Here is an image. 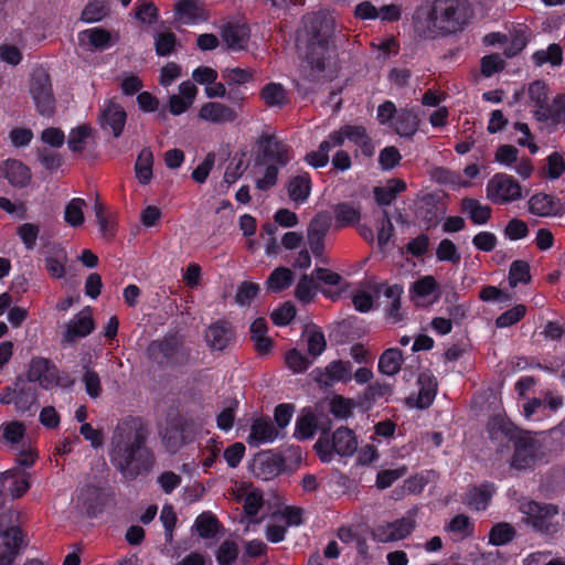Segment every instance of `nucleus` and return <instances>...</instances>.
<instances>
[{
    "instance_id": "nucleus-4",
    "label": "nucleus",
    "mask_w": 565,
    "mask_h": 565,
    "mask_svg": "<svg viewBox=\"0 0 565 565\" xmlns=\"http://www.w3.org/2000/svg\"><path fill=\"white\" fill-rule=\"evenodd\" d=\"M191 348L179 331L169 330L162 338L149 342L147 358L159 369H181L192 364Z\"/></svg>"
},
{
    "instance_id": "nucleus-5",
    "label": "nucleus",
    "mask_w": 565,
    "mask_h": 565,
    "mask_svg": "<svg viewBox=\"0 0 565 565\" xmlns=\"http://www.w3.org/2000/svg\"><path fill=\"white\" fill-rule=\"evenodd\" d=\"M310 34L307 62L311 70L321 73L326 70L327 62L335 55L333 31L326 21L315 19L310 25Z\"/></svg>"
},
{
    "instance_id": "nucleus-54",
    "label": "nucleus",
    "mask_w": 565,
    "mask_h": 565,
    "mask_svg": "<svg viewBox=\"0 0 565 565\" xmlns=\"http://www.w3.org/2000/svg\"><path fill=\"white\" fill-rule=\"evenodd\" d=\"M436 258L438 262L459 264L461 260V255L452 241L444 238L439 242L436 249Z\"/></svg>"
},
{
    "instance_id": "nucleus-6",
    "label": "nucleus",
    "mask_w": 565,
    "mask_h": 565,
    "mask_svg": "<svg viewBox=\"0 0 565 565\" xmlns=\"http://www.w3.org/2000/svg\"><path fill=\"white\" fill-rule=\"evenodd\" d=\"M522 512L526 514L533 531L544 537L553 539L562 531L559 508L556 504L532 500L523 505Z\"/></svg>"
},
{
    "instance_id": "nucleus-35",
    "label": "nucleus",
    "mask_w": 565,
    "mask_h": 565,
    "mask_svg": "<svg viewBox=\"0 0 565 565\" xmlns=\"http://www.w3.org/2000/svg\"><path fill=\"white\" fill-rule=\"evenodd\" d=\"M406 182L402 179H391L385 186L374 188V199L379 205L387 206L396 196L406 190Z\"/></svg>"
},
{
    "instance_id": "nucleus-61",
    "label": "nucleus",
    "mask_w": 565,
    "mask_h": 565,
    "mask_svg": "<svg viewBox=\"0 0 565 565\" xmlns=\"http://www.w3.org/2000/svg\"><path fill=\"white\" fill-rule=\"evenodd\" d=\"M285 363L295 373H302L307 371L311 364L299 350L291 349L285 355Z\"/></svg>"
},
{
    "instance_id": "nucleus-46",
    "label": "nucleus",
    "mask_w": 565,
    "mask_h": 565,
    "mask_svg": "<svg viewBox=\"0 0 565 565\" xmlns=\"http://www.w3.org/2000/svg\"><path fill=\"white\" fill-rule=\"evenodd\" d=\"M306 333L308 353L313 358L321 355L327 348V341L322 330L313 324L306 329Z\"/></svg>"
},
{
    "instance_id": "nucleus-17",
    "label": "nucleus",
    "mask_w": 565,
    "mask_h": 565,
    "mask_svg": "<svg viewBox=\"0 0 565 565\" xmlns=\"http://www.w3.org/2000/svg\"><path fill=\"white\" fill-rule=\"evenodd\" d=\"M174 14L179 22L186 25L199 24L210 19V12L196 0H179Z\"/></svg>"
},
{
    "instance_id": "nucleus-24",
    "label": "nucleus",
    "mask_w": 565,
    "mask_h": 565,
    "mask_svg": "<svg viewBox=\"0 0 565 565\" xmlns=\"http://www.w3.org/2000/svg\"><path fill=\"white\" fill-rule=\"evenodd\" d=\"M529 210L537 216H555L561 215L563 210L558 200L546 193H536L529 201Z\"/></svg>"
},
{
    "instance_id": "nucleus-8",
    "label": "nucleus",
    "mask_w": 565,
    "mask_h": 565,
    "mask_svg": "<svg viewBox=\"0 0 565 565\" xmlns=\"http://www.w3.org/2000/svg\"><path fill=\"white\" fill-rule=\"evenodd\" d=\"M30 94L41 116L52 117L54 115L56 100L47 73L43 71L33 73L30 82Z\"/></svg>"
},
{
    "instance_id": "nucleus-51",
    "label": "nucleus",
    "mask_w": 565,
    "mask_h": 565,
    "mask_svg": "<svg viewBox=\"0 0 565 565\" xmlns=\"http://www.w3.org/2000/svg\"><path fill=\"white\" fill-rule=\"evenodd\" d=\"M343 136L360 148L371 147V139L362 125H343Z\"/></svg>"
},
{
    "instance_id": "nucleus-27",
    "label": "nucleus",
    "mask_w": 565,
    "mask_h": 565,
    "mask_svg": "<svg viewBox=\"0 0 565 565\" xmlns=\"http://www.w3.org/2000/svg\"><path fill=\"white\" fill-rule=\"evenodd\" d=\"M522 196L520 183L513 177L497 173V204L516 201Z\"/></svg>"
},
{
    "instance_id": "nucleus-30",
    "label": "nucleus",
    "mask_w": 565,
    "mask_h": 565,
    "mask_svg": "<svg viewBox=\"0 0 565 565\" xmlns=\"http://www.w3.org/2000/svg\"><path fill=\"white\" fill-rule=\"evenodd\" d=\"M403 362V351L398 348H390L380 355L377 370L384 375L393 376L401 371Z\"/></svg>"
},
{
    "instance_id": "nucleus-42",
    "label": "nucleus",
    "mask_w": 565,
    "mask_h": 565,
    "mask_svg": "<svg viewBox=\"0 0 565 565\" xmlns=\"http://www.w3.org/2000/svg\"><path fill=\"white\" fill-rule=\"evenodd\" d=\"M84 36H87L88 43L98 51H104L113 45L110 32L103 28H92L78 33L81 41Z\"/></svg>"
},
{
    "instance_id": "nucleus-59",
    "label": "nucleus",
    "mask_w": 565,
    "mask_h": 565,
    "mask_svg": "<svg viewBox=\"0 0 565 565\" xmlns=\"http://www.w3.org/2000/svg\"><path fill=\"white\" fill-rule=\"evenodd\" d=\"M316 288L313 277L309 275H302L296 286L295 296L303 303H309L315 297L313 289Z\"/></svg>"
},
{
    "instance_id": "nucleus-18",
    "label": "nucleus",
    "mask_w": 565,
    "mask_h": 565,
    "mask_svg": "<svg viewBox=\"0 0 565 565\" xmlns=\"http://www.w3.org/2000/svg\"><path fill=\"white\" fill-rule=\"evenodd\" d=\"M30 168L17 159H7L0 162V177L19 189L26 188L31 181Z\"/></svg>"
},
{
    "instance_id": "nucleus-55",
    "label": "nucleus",
    "mask_w": 565,
    "mask_h": 565,
    "mask_svg": "<svg viewBox=\"0 0 565 565\" xmlns=\"http://www.w3.org/2000/svg\"><path fill=\"white\" fill-rule=\"evenodd\" d=\"M25 435V426L23 423L14 420L2 426L1 439L10 445H18Z\"/></svg>"
},
{
    "instance_id": "nucleus-48",
    "label": "nucleus",
    "mask_w": 565,
    "mask_h": 565,
    "mask_svg": "<svg viewBox=\"0 0 565 565\" xmlns=\"http://www.w3.org/2000/svg\"><path fill=\"white\" fill-rule=\"evenodd\" d=\"M527 312V307L523 303L514 305L501 315L497 316V329L509 328L520 322Z\"/></svg>"
},
{
    "instance_id": "nucleus-9",
    "label": "nucleus",
    "mask_w": 565,
    "mask_h": 565,
    "mask_svg": "<svg viewBox=\"0 0 565 565\" xmlns=\"http://www.w3.org/2000/svg\"><path fill=\"white\" fill-rule=\"evenodd\" d=\"M0 565H13L28 545L23 530L18 525L9 526L0 534Z\"/></svg>"
},
{
    "instance_id": "nucleus-40",
    "label": "nucleus",
    "mask_w": 565,
    "mask_h": 565,
    "mask_svg": "<svg viewBox=\"0 0 565 565\" xmlns=\"http://www.w3.org/2000/svg\"><path fill=\"white\" fill-rule=\"evenodd\" d=\"M153 154L150 148H143L136 160L135 171L138 181L147 185L152 179Z\"/></svg>"
},
{
    "instance_id": "nucleus-1",
    "label": "nucleus",
    "mask_w": 565,
    "mask_h": 565,
    "mask_svg": "<svg viewBox=\"0 0 565 565\" xmlns=\"http://www.w3.org/2000/svg\"><path fill=\"white\" fill-rule=\"evenodd\" d=\"M148 428L139 416L120 419L113 433L109 458L111 465L126 479L147 475L154 465V455L147 447Z\"/></svg>"
},
{
    "instance_id": "nucleus-38",
    "label": "nucleus",
    "mask_w": 565,
    "mask_h": 565,
    "mask_svg": "<svg viewBox=\"0 0 565 565\" xmlns=\"http://www.w3.org/2000/svg\"><path fill=\"white\" fill-rule=\"evenodd\" d=\"M337 227H347L356 224L361 218V210L351 202L338 203L333 209Z\"/></svg>"
},
{
    "instance_id": "nucleus-58",
    "label": "nucleus",
    "mask_w": 565,
    "mask_h": 565,
    "mask_svg": "<svg viewBox=\"0 0 565 565\" xmlns=\"http://www.w3.org/2000/svg\"><path fill=\"white\" fill-rule=\"evenodd\" d=\"M296 312L295 305L290 301H286L271 312L270 318L275 326L285 327L292 321L296 317Z\"/></svg>"
},
{
    "instance_id": "nucleus-37",
    "label": "nucleus",
    "mask_w": 565,
    "mask_h": 565,
    "mask_svg": "<svg viewBox=\"0 0 565 565\" xmlns=\"http://www.w3.org/2000/svg\"><path fill=\"white\" fill-rule=\"evenodd\" d=\"M259 95L267 107H284L289 102L287 90L280 83L266 84Z\"/></svg>"
},
{
    "instance_id": "nucleus-15",
    "label": "nucleus",
    "mask_w": 565,
    "mask_h": 565,
    "mask_svg": "<svg viewBox=\"0 0 565 565\" xmlns=\"http://www.w3.org/2000/svg\"><path fill=\"white\" fill-rule=\"evenodd\" d=\"M286 460L282 455L273 451L259 454L255 459V475L263 480H271L285 471Z\"/></svg>"
},
{
    "instance_id": "nucleus-43",
    "label": "nucleus",
    "mask_w": 565,
    "mask_h": 565,
    "mask_svg": "<svg viewBox=\"0 0 565 565\" xmlns=\"http://www.w3.org/2000/svg\"><path fill=\"white\" fill-rule=\"evenodd\" d=\"M220 522L212 513H201L194 521L196 532L202 539H213L218 530Z\"/></svg>"
},
{
    "instance_id": "nucleus-63",
    "label": "nucleus",
    "mask_w": 565,
    "mask_h": 565,
    "mask_svg": "<svg viewBox=\"0 0 565 565\" xmlns=\"http://www.w3.org/2000/svg\"><path fill=\"white\" fill-rule=\"evenodd\" d=\"M407 472L406 467L396 469H384L377 472L375 484L379 489L384 490L390 488L396 480L405 476Z\"/></svg>"
},
{
    "instance_id": "nucleus-39",
    "label": "nucleus",
    "mask_w": 565,
    "mask_h": 565,
    "mask_svg": "<svg viewBox=\"0 0 565 565\" xmlns=\"http://www.w3.org/2000/svg\"><path fill=\"white\" fill-rule=\"evenodd\" d=\"M531 58L536 67H542L544 64L561 66L563 63V49L559 44L552 43L546 50H536Z\"/></svg>"
},
{
    "instance_id": "nucleus-53",
    "label": "nucleus",
    "mask_w": 565,
    "mask_h": 565,
    "mask_svg": "<svg viewBox=\"0 0 565 565\" xmlns=\"http://www.w3.org/2000/svg\"><path fill=\"white\" fill-rule=\"evenodd\" d=\"M238 545L232 540H225L216 550V561L218 565H232L238 557Z\"/></svg>"
},
{
    "instance_id": "nucleus-12",
    "label": "nucleus",
    "mask_w": 565,
    "mask_h": 565,
    "mask_svg": "<svg viewBox=\"0 0 565 565\" xmlns=\"http://www.w3.org/2000/svg\"><path fill=\"white\" fill-rule=\"evenodd\" d=\"M204 339L212 351L222 352L235 344L236 332L228 321L217 320L209 327Z\"/></svg>"
},
{
    "instance_id": "nucleus-20",
    "label": "nucleus",
    "mask_w": 565,
    "mask_h": 565,
    "mask_svg": "<svg viewBox=\"0 0 565 565\" xmlns=\"http://www.w3.org/2000/svg\"><path fill=\"white\" fill-rule=\"evenodd\" d=\"M277 437L278 430L270 418L260 416L253 420L246 441L250 447H258L275 441Z\"/></svg>"
},
{
    "instance_id": "nucleus-10",
    "label": "nucleus",
    "mask_w": 565,
    "mask_h": 565,
    "mask_svg": "<svg viewBox=\"0 0 565 565\" xmlns=\"http://www.w3.org/2000/svg\"><path fill=\"white\" fill-rule=\"evenodd\" d=\"M416 521L412 511L407 513V516L397 519L393 522L379 525L374 532V539L381 543H388L406 539L415 530Z\"/></svg>"
},
{
    "instance_id": "nucleus-28",
    "label": "nucleus",
    "mask_w": 565,
    "mask_h": 565,
    "mask_svg": "<svg viewBox=\"0 0 565 565\" xmlns=\"http://www.w3.org/2000/svg\"><path fill=\"white\" fill-rule=\"evenodd\" d=\"M15 386V408L19 412H30L36 402V390L29 385L22 375L17 376Z\"/></svg>"
},
{
    "instance_id": "nucleus-47",
    "label": "nucleus",
    "mask_w": 565,
    "mask_h": 565,
    "mask_svg": "<svg viewBox=\"0 0 565 565\" xmlns=\"http://www.w3.org/2000/svg\"><path fill=\"white\" fill-rule=\"evenodd\" d=\"M109 12L105 1H89L81 13V21L85 23H95L102 21Z\"/></svg>"
},
{
    "instance_id": "nucleus-44",
    "label": "nucleus",
    "mask_w": 565,
    "mask_h": 565,
    "mask_svg": "<svg viewBox=\"0 0 565 565\" xmlns=\"http://www.w3.org/2000/svg\"><path fill=\"white\" fill-rule=\"evenodd\" d=\"M294 280L292 271L287 267H278L267 278V288L279 292L291 286Z\"/></svg>"
},
{
    "instance_id": "nucleus-11",
    "label": "nucleus",
    "mask_w": 565,
    "mask_h": 565,
    "mask_svg": "<svg viewBox=\"0 0 565 565\" xmlns=\"http://www.w3.org/2000/svg\"><path fill=\"white\" fill-rule=\"evenodd\" d=\"M257 143L263 161L271 162L270 164L276 163L281 168L290 162V147L278 140L274 135L260 136Z\"/></svg>"
},
{
    "instance_id": "nucleus-45",
    "label": "nucleus",
    "mask_w": 565,
    "mask_h": 565,
    "mask_svg": "<svg viewBox=\"0 0 565 565\" xmlns=\"http://www.w3.org/2000/svg\"><path fill=\"white\" fill-rule=\"evenodd\" d=\"M508 280L511 288H515L519 284H529L531 281L529 263L522 259L513 260L510 265Z\"/></svg>"
},
{
    "instance_id": "nucleus-22",
    "label": "nucleus",
    "mask_w": 565,
    "mask_h": 565,
    "mask_svg": "<svg viewBox=\"0 0 565 565\" xmlns=\"http://www.w3.org/2000/svg\"><path fill=\"white\" fill-rule=\"evenodd\" d=\"M198 116L200 119L212 124L234 122L237 119L235 109L218 102L203 104Z\"/></svg>"
},
{
    "instance_id": "nucleus-14",
    "label": "nucleus",
    "mask_w": 565,
    "mask_h": 565,
    "mask_svg": "<svg viewBox=\"0 0 565 565\" xmlns=\"http://www.w3.org/2000/svg\"><path fill=\"white\" fill-rule=\"evenodd\" d=\"M95 329V322L90 313L89 307L87 311L83 310L77 313L65 327L63 332L62 342L71 344L79 338H86Z\"/></svg>"
},
{
    "instance_id": "nucleus-41",
    "label": "nucleus",
    "mask_w": 565,
    "mask_h": 565,
    "mask_svg": "<svg viewBox=\"0 0 565 565\" xmlns=\"http://www.w3.org/2000/svg\"><path fill=\"white\" fill-rule=\"evenodd\" d=\"M461 211L476 224H484L491 216V209L480 204L476 199L466 198L461 201Z\"/></svg>"
},
{
    "instance_id": "nucleus-21",
    "label": "nucleus",
    "mask_w": 565,
    "mask_h": 565,
    "mask_svg": "<svg viewBox=\"0 0 565 565\" xmlns=\"http://www.w3.org/2000/svg\"><path fill=\"white\" fill-rule=\"evenodd\" d=\"M248 25L238 22H227L221 29V38L231 51L244 50L249 40Z\"/></svg>"
},
{
    "instance_id": "nucleus-36",
    "label": "nucleus",
    "mask_w": 565,
    "mask_h": 565,
    "mask_svg": "<svg viewBox=\"0 0 565 565\" xmlns=\"http://www.w3.org/2000/svg\"><path fill=\"white\" fill-rule=\"evenodd\" d=\"M318 429V419L312 411H303L296 419L294 437L298 440L311 439Z\"/></svg>"
},
{
    "instance_id": "nucleus-62",
    "label": "nucleus",
    "mask_w": 565,
    "mask_h": 565,
    "mask_svg": "<svg viewBox=\"0 0 565 565\" xmlns=\"http://www.w3.org/2000/svg\"><path fill=\"white\" fill-rule=\"evenodd\" d=\"M260 288L259 285L252 281H243L238 287L235 295V301L239 306H248L250 301L257 297Z\"/></svg>"
},
{
    "instance_id": "nucleus-33",
    "label": "nucleus",
    "mask_w": 565,
    "mask_h": 565,
    "mask_svg": "<svg viewBox=\"0 0 565 565\" xmlns=\"http://www.w3.org/2000/svg\"><path fill=\"white\" fill-rule=\"evenodd\" d=\"M353 364L350 361L334 360L331 361L323 372L326 384L337 382L348 383L352 380Z\"/></svg>"
},
{
    "instance_id": "nucleus-25",
    "label": "nucleus",
    "mask_w": 565,
    "mask_h": 565,
    "mask_svg": "<svg viewBox=\"0 0 565 565\" xmlns=\"http://www.w3.org/2000/svg\"><path fill=\"white\" fill-rule=\"evenodd\" d=\"M541 490L546 497H555L565 492V465L553 466L543 476Z\"/></svg>"
},
{
    "instance_id": "nucleus-32",
    "label": "nucleus",
    "mask_w": 565,
    "mask_h": 565,
    "mask_svg": "<svg viewBox=\"0 0 565 565\" xmlns=\"http://www.w3.org/2000/svg\"><path fill=\"white\" fill-rule=\"evenodd\" d=\"M328 226L320 223L318 220H312L308 228V243L313 256L322 263H327L323 258L324 238L327 235Z\"/></svg>"
},
{
    "instance_id": "nucleus-49",
    "label": "nucleus",
    "mask_w": 565,
    "mask_h": 565,
    "mask_svg": "<svg viewBox=\"0 0 565 565\" xmlns=\"http://www.w3.org/2000/svg\"><path fill=\"white\" fill-rule=\"evenodd\" d=\"M85 206V201L81 198L72 199L65 206L64 211V220L65 222L73 226L78 227L84 223V213L83 207Z\"/></svg>"
},
{
    "instance_id": "nucleus-50",
    "label": "nucleus",
    "mask_w": 565,
    "mask_h": 565,
    "mask_svg": "<svg viewBox=\"0 0 565 565\" xmlns=\"http://www.w3.org/2000/svg\"><path fill=\"white\" fill-rule=\"evenodd\" d=\"M445 530L458 534L460 539L470 536L475 531V524L470 518L466 514H457L450 522L445 526Z\"/></svg>"
},
{
    "instance_id": "nucleus-2",
    "label": "nucleus",
    "mask_w": 565,
    "mask_h": 565,
    "mask_svg": "<svg viewBox=\"0 0 565 565\" xmlns=\"http://www.w3.org/2000/svg\"><path fill=\"white\" fill-rule=\"evenodd\" d=\"M473 17L469 0H434L425 17L413 14L415 32L424 38H448L462 32Z\"/></svg>"
},
{
    "instance_id": "nucleus-60",
    "label": "nucleus",
    "mask_w": 565,
    "mask_h": 565,
    "mask_svg": "<svg viewBox=\"0 0 565 565\" xmlns=\"http://www.w3.org/2000/svg\"><path fill=\"white\" fill-rule=\"evenodd\" d=\"M177 45V36L173 32L158 33L154 40L156 53L158 56L170 55Z\"/></svg>"
},
{
    "instance_id": "nucleus-56",
    "label": "nucleus",
    "mask_w": 565,
    "mask_h": 565,
    "mask_svg": "<svg viewBox=\"0 0 565 565\" xmlns=\"http://www.w3.org/2000/svg\"><path fill=\"white\" fill-rule=\"evenodd\" d=\"M50 362L51 360L42 356L32 358L29 364V370L26 373L28 382L41 384V379L45 374V372L50 371Z\"/></svg>"
},
{
    "instance_id": "nucleus-16",
    "label": "nucleus",
    "mask_w": 565,
    "mask_h": 565,
    "mask_svg": "<svg viewBox=\"0 0 565 565\" xmlns=\"http://www.w3.org/2000/svg\"><path fill=\"white\" fill-rule=\"evenodd\" d=\"M127 120V114L124 107L110 100L99 114V124L104 130L110 129L113 136L118 138L121 136Z\"/></svg>"
},
{
    "instance_id": "nucleus-31",
    "label": "nucleus",
    "mask_w": 565,
    "mask_h": 565,
    "mask_svg": "<svg viewBox=\"0 0 565 565\" xmlns=\"http://www.w3.org/2000/svg\"><path fill=\"white\" fill-rule=\"evenodd\" d=\"M50 371L45 372L41 379L40 386L46 391L54 386L60 388H71L75 381L66 371H61L52 361L50 362Z\"/></svg>"
},
{
    "instance_id": "nucleus-64",
    "label": "nucleus",
    "mask_w": 565,
    "mask_h": 565,
    "mask_svg": "<svg viewBox=\"0 0 565 565\" xmlns=\"http://www.w3.org/2000/svg\"><path fill=\"white\" fill-rule=\"evenodd\" d=\"M402 160L398 149L394 146L385 147L380 151L379 164L382 170L390 171L397 167Z\"/></svg>"
},
{
    "instance_id": "nucleus-23",
    "label": "nucleus",
    "mask_w": 565,
    "mask_h": 565,
    "mask_svg": "<svg viewBox=\"0 0 565 565\" xmlns=\"http://www.w3.org/2000/svg\"><path fill=\"white\" fill-rule=\"evenodd\" d=\"M420 119L414 108H401L391 128L401 137L413 138L419 129Z\"/></svg>"
},
{
    "instance_id": "nucleus-19",
    "label": "nucleus",
    "mask_w": 565,
    "mask_h": 565,
    "mask_svg": "<svg viewBox=\"0 0 565 565\" xmlns=\"http://www.w3.org/2000/svg\"><path fill=\"white\" fill-rule=\"evenodd\" d=\"M286 190L290 201L297 205L305 204L312 190V179L308 171L299 170L297 174L291 175L287 183Z\"/></svg>"
},
{
    "instance_id": "nucleus-34",
    "label": "nucleus",
    "mask_w": 565,
    "mask_h": 565,
    "mask_svg": "<svg viewBox=\"0 0 565 565\" xmlns=\"http://www.w3.org/2000/svg\"><path fill=\"white\" fill-rule=\"evenodd\" d=\"M493 486L484 483L479 487H471L466 494V504L476 511L486 510L492 498Z\"/></svg>"
},
{
    "instance_id": "nucleus-52",
    "label": "nucleus",
    "mask_w": 565,
    "mask_h": 565,
    "mask_svg": "<svg viewBox=\"0 0 565 565\" xmlns=\"http://www.w3.org/2000/svg\"><path fill=\"white\" fill-rule=\"evenodd\" d=\"M223 78L227 86L241 87L254 79V72L248 68H227L223 73Z\"/></svg>"
},
{
    "instance_id": "nucleus-26",
    "label": "nucleus",
    "mask_w": 565,
    "mask_h": 565,
    "mask_svg": "<svg viewBox=\"0 0 565 565\" xmlns=\"http://www.w3.org/2000/svg\"><path fill=\"white\" fill-rule=\"evenodd\" d=\"M417 383L419 391L415 406L419 409H426L434 403L436 397L437 380L430 372H422L418 375Z\"/></svg>"
},
{
    "instance_id": "nucleus-57",
    "label": "nucleus",
    "mask_w": 565,
    "mask_h": 565,
    "mask_svg": "<svg viewBox=\"0 0 565 565\" xmlns=\"http://www.w3.org/2000/svg\"><path fill=\"white\" fill-rule=\"evenodd\" d=\"M89 135L90 128L87 125L77 126L72 129L67 141L70 150L72 152H82Z\"/></svg>"
},
{
    "instance_id": "nucleus-13",
    "label": "nucleus",
    "mask_w": 565,
    "mask_h": 565,
    "mask_svg": "<svg viewBox=\"0 0 565 565\" xmlns=\"http://www.w3.org/2000/svg\"><path fill=\"white\" fill-rule=\"evenodd\" d=\"M527 30L525 24L518 23L510 31V36L497 32V45L507 57H514L525 49L529 42Z\"/></svg>"
},
{
    "instance_id": "nucleus-3",
    "label": "nucleus",
    "mask_w": 565,
    "mask_h": 565,
    "mask_svg": "<svg viewBox=\"0 0 565 565\" xmlns=\"http://www.w3.org/2000/svg\"><path fill=\"white\" fill-rule=\"evenodd\" d=\"M542 436L543 433L523 429L509 418L497 414V441H500L501 447L512 449L509 462L514 470H533L545 457Z\"/></svg>"
},
{
    "instance_id": "nucleus-7",
    "label": "nucleus",
    "mask_w": 565,
    "mask_h": 565,
    "mask_svg": "<svg viewBox=\"0 0 565 565\" xmlns=\"http://www.w3.org/2000/svg\"><path fill=\"white\" fill-rule=\"evenodd\" d=\"M114 499V492L105 487L87 483L78 489L77 503L89 519L100 515L109 501Z\"/></svg>"
},
{
    "instance_id": "nucleus-29",
    "label": "nucleus",
    "mask_w": 565,
    "mask_h": 565,
    "mask_svg": "<svg viewBox=\"0 0 565 565\" xmlns=\"http://www.w3.org/2000/svg\"><path fill=\"white\" fill-rule=\"evenodd\" d=\"M333 450L340 456H351L358 448L353 430L348 427L338 428L332 435Z\"/></svg>"
}]
</instances>
